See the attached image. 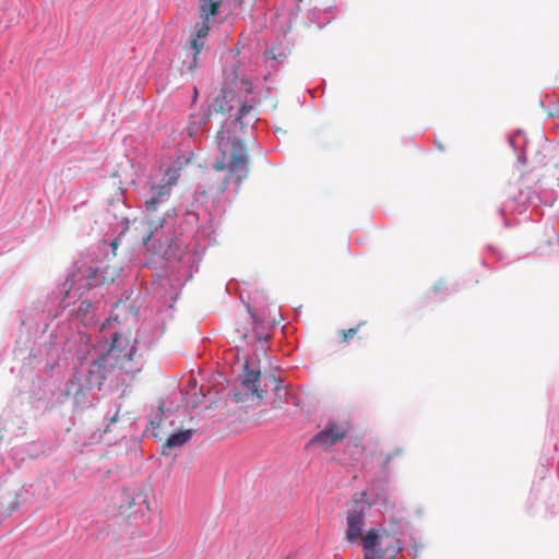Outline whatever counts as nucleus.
Returning <instances> with one entry per match:
<instances>
[{
  "label": "nucleus",
  "mask_w": 559,
  "mask_h": 559,
  "mask_svg": "<svg viewBox=\"0 0 559 559\" xmlns=\"http://www.w3.org/2000/svg\"><path fill=\"white\" fill-rule=\"evenodd\" d=\"M216 142L219 156L213 164L215 182L212 189L223 193L231 181L239 188L248 177L250 157L242 141L229 131H218Z\"/></svg>",
  "instance_id": "1"
},
{
  "label": "nucleus",
  "mask_w": 559,
  "mask_h": 559,
  "mask_svg": "<svg viewBox=\"0 0 559 559\" xmlns=\"http://www.w3.org/2000/svg\"><path fill=\"white\" fill-rule=\"evenodd\" d=\"M166 176L167 178L151 187L150 195L144 202L152 218L133 222L134 237L145 247H148L154 233L164 226L166 218L176 216V207L170 195L171 188L177 183L178 171L168 169Z\"/></svg>",
  "instance_id": "2"
},
{
  "label": "nucleus",
  "mask_w": 559,
  "mask_h": 559,
  "mask_svg": "<svg viewBox=\"0 0 559 559\" xmlns=\"http://www.w3.org/2000/svg\"><path fill=\"white\" fill-rule=\"evenodd\" d=\"M138 349L134 343H131L129 336L121 332H114L112 342L109 348L98 359L90 366L91 374H97L96 381H104L107 373L114 370H121L126 373H135L140 367L135 364Z\"/></svg>",
  "instance_id": "3"
},
{
  "label": "nucleus",
  "mask_w": 559,
  "mask_h": 559,
  "mask_svg": "<svg viewBox=\"0 0 559 559\" xmlns=\"http://www.w3.org/2000/svg\"><path fill=\"white\" fill-rule=\"evenodd\" d=\"M394 536L388 533L377 534L370 530L362 538L364 551L372 554L376 559H394L400 548Z\"/></svg>",
  "instance_id": "4"
},
{
  "label": "nucleus",
  "mask_w": 559,
  "mask_h": 559,
  "mask_svg": "<svg viewBox=\"0 0 559 559\" xmlns=\"http://www.w3.org/2000/svg\"><path fill=\"white\" fill-rule=\"evenodd\" d=\"M96 379L97 374L92 376L90 370L87 373L79 370L74 371L67 385L66 395L73 396L75 399L84 396L93 384L100 385L103 383V381L98 382Z\"/></svg>",
  "instance_id": "5"
},
{
  "label": "nucleus",
  "mask_w": 559,
  "mask_h": 559,
  "mask_svg": "<svg viewBox=\"0 0 559 559\" xmlns=\"http://www.w3.org/2000/svg\"><path fill=\"white\" fill-rule=\"evenodd\" d=\"M348 433L347 425L328 421L324 429L313 437L312 443L330 448L343 440Z\"/></svg>",
  "instance_id": "6"
},
{
  "label": "nucleus",
  "mask_w": 559,
  "mask_h": 559,
  "mask_svg": "<svg viewBox=\"0 0 559 559\" xmlns=\"http://www.w3.org/2000/svg\"><path fill=\"white\" fill-rule=\"evenodd\" d=\"M354 504V508L349 510L346 519V538L349 542L357 540L361 536L364 515L367 510V506L361 499H355Z\"/></svg>",
  "instance_id": "7"
},
{
  "label": "nucleus",
  "mask_w": 559,
  "mask_h": 559,
  "mask_svg": "<svg viewBox=\"0 0 559 559\" xmlns=\"http://www.w3.org/2000/svg\"><path fill=\"white\" fill-rule=\"evenodd\" d=\"M138 318V310L128 302L119 301L115 305L114 314L107 320V322L103 325L105 328L107 324L110 325L111 322H117L119 324L123 323H134Z\"/></svg>",
  "instance_id": "8"
},
{
  "label": "nucleus",
  "mask_w": 559,
  "mask_h": 559,
  "mask_svg": "<svg viewBox=\"0 0 559 559\" xmlns=\"http://www.w3.org/2000/svg\"><path fill=\"white\" fill-rule=\"evenodd\" d=\"M260 377V370L251 369L249 361H246L243 365V372L241 374V385L259 400L264 396V391L259 389Z\"/></svg>",
  "instance_id": "9"
},
{
  "label": "nucleus",
  "mask_w": 559,
  "mask_h": 559,
  "mask_svg": "<svg viewBox=\"0 0 559 559\" xmlns=\"http://www.w3.org/2000/svg\"><path fill=\"white\" fill-rule=\"evenodd\" d=\"M210 17L201 16L202 21L197 24V38H193L190 43V49L193 50V57L195 58L203 47V43L199 39L205 38L210 31Z\"/></svg>",
  "instance_id": "10"
},
{
  "label": "nucleus",
  "mask_w": 559,
  "mask_h": 559,
  "mask_svg": "<svg viewBox=\"0 0 559 559\" xmlns=\"http://www.w3.org/2000/svg\"><path fill=\"white\" fill-rule=\"evenodd\" d=\"M234 100V93L228 91H223L222 95L216 97L214 104L211 106V110H214L217 114H224L226 111H230L233 106L230 103Z\"/></svg>",
  "instance_id": "11"
},
{
  "label": "nucleus",
  "mask_w": 559,
  "mask_h": 559,
  "mask_svg": "<svg viewBox=\"0 0 559 559\" xmlns=\"http://www.w3.org/2000/svg\"><path fill=\"white\" fill-rule=\"evenodd\" d=\"M129 425H131V417L120 416V408H118L109 418V424L104 428V432L106 433L126 429Z\"/></svg>",
  "instance_id": "12"
},
{
  "label": "nucleus",
  "mask_w": 559,
  "mask_h": 559,
  "mask_svg": "<svg viewBox=\"0 0 559 559\" xmlns=\"http://www.w3.org/2000/svg\"><path fill=\"white\" fill-rule=\"evenodd\" d=\"M194 433L193 429H187L183 431L176 432L171 435L165 442L164 447L166 448H176L181 447L187 443L192 435Z\"/></svg>",
  "instance_id": "13"
},
{
  "label": "nucleus",
  "mask_w": 559,
  "mask_h": 559,
  "mask_svg": "<svg viewBox=\"0 0 559 559\" xmlns=\"http://www.w3.org/2000/svg\"><path fill=\"white\" fill-rule=\"evenodd\" d=\"M223 0H200V16H215Z\"/></svg>",
  "instance_id": "14"
},
{
  "label": "nucleus",
  "mask_w": 559,
  "mask_h": 559,
  "mask_svg": "<svg viewBox=\"0 0 559 559\" xmlns=\"http://www.w3.org/2000/svg\"><path fill=\"white\" fill-rule=\"evenodd\" d=\"M257 120L255 109L251 105L241 104L238 114L236 117V121L240 124L249 123L251 121Z\"/></svg>",
  "instance_id": "15"
},
{
  "label": "nucleus",
  "mask_w": 559,
  "mask_h": 559,
  "mask_svg": "<svg viewBox=\"0 0 559 559\" xmlns=\"http://www.w3.org/2000/svg\"><path fill=\"white\" fill-rule=\"evenodd\" d=\"M248 316L250 318V320L252 321V323L255 325L254 329H253V333H254V336L257 340L259 341H266L269 335L262 331H260V329H263V320H260L259 318H257L251 309V307L248 306Z\"/></svg>",
  "instance_id": "16"
},
{
  "label": "nucleus",
  "mask_w": 559,
  "mask_h": 559,
  "mask_svg": "<svg viewBox=\"0 0 559 559\" xmlns=\"http://www.w3.org/2000/svg\"><path fill=\"white\" fill-rule=\"evenodd\" d=\"M270 380L274 383L276 391V400L273 401V408H281L283 404L282 400L288 395V392L286 388L281 385L280 380L275 377H270Z\"/></svg>",
  "instance_id": "17"
},
{
  "label": "nucleus",
  "mask_w": 559,
  "mask_h": 559,
  "mask_svg": "<svg viewBox=\"0 0 559 559\" xmlns=\"http://www.w3.org/2000/svg\"><path fill=\"white\" fill-rule=\"evenodd\" d=\"M164 416V405H159L155 413L152 415V418L150 420V427L152 430V435L154 438H159L158 432L155 430L158 429L162 426Z\"/></svg>",
  "instance_id": "18"
},
{
  "label": "nucleus",
  "mask_w": 559,
  "mask_h": 559,
  "mask_svg": "<svg viewBox=\"0 0 559 559\" xmlns=\"http://www.w3.org/2000/svg\"><path fill=\"white\" fill-rule=\"evenodd\" d=\"M264 55L267 58L276 61L277 63H284L287 60V57H288V53L286 52L285 49H282L280 47H275V46L270 48L269 50H266L264 52Z\"/></svg>",
  "instance_id": "19"
},
{
  "label": "nucleus",
  "mask_w": 559,
  "mask_h": 559,
  "mask_svg": "<svg viewBox=\"0 0 559 559\" xmlns=\"http://www.w3.org/2000/svg\"><path fill=\"white\" fill-rule=\"evenodd\" d=\"M365 324H366V322L362 321V322H359L355 328H352L348 330H342L340 332L342 342L347 343L349 340H352L358 333L359 329Z\"/></svg>",
  "instance_id": "20"
},
{
  "label": "nucleus",
  "mask_w": 559,
  "mask_h": 559,
  "mask_svg": "<svg viewBox=\"0 0 559 559\" xmlns=\"http://www.w3.org/2000/svg\"><path fill=\"white\" fill-rule=\"evenodd\" d=\"M403 455H404V451L402 449H396L392 453L386 454L385 457H383V460L381 462V468L383 471H386L393 459L402 457Z\"/></svg>",
  "instance_id": "21"
},
{
  "label": "nucleus",
  "mask_w": 559,
  "mask_h": 559,
  "mask_svg": "<svg viewBox=\"0 0 559 559\" xmlns=\"http://www.w3.org/2000/svg\"><path fill=\"white\" fill-rule=\"evenodd\" d=\"M122 495L124 496L126 506L131 509L136 504L135 497L131 493L130 489H123Z\"/></svg>",
  "instance_id": "22"
},
{
  "label": "nucleus",
  "mask_w": 559,
  "mask_h": 559,
  "mask_svg": "<svg viewBox=\"0 0 559 559\" xmlns=\"http://www.w3.org/2000/svg\"><path fill=\"white\" fill-rule=\"evenodd\" d=\"M237 332L239 333V337L246 340L248 337V333L246 331L241 332L239 329H237Z\"/></svg>",
  "instance_id": "23"
},
{
  "label": "nucleus",
  "mask_w": 559,
  "mask_h": 559,
  "mask_svg": "<svg viewBox=\"0 0 559 559\" xmlns=\"http://www.w3.org/2000/svg\"><path fill=\"white\" fill-rule=\"evenodd\" d=\"M364 552H365L364 559H376L374 557H372V554H368V551H364Z\"/></svg>",
  "instance_id": "24"
},
{
  "label": "nucleus",
  "mask_w": 559,
  "mask_h": 559,
  "mask_svg": "<svg viewBox=\"0 0 559 559\" xmlns=\"http://www.w3.org/2000/svg\"><path fill=\"white\" fill-rule=\"evenodd\" d=\"M239 2H242V0H239Z\"/></svg>",
  "instance_id": "25"
}]
</instances>
